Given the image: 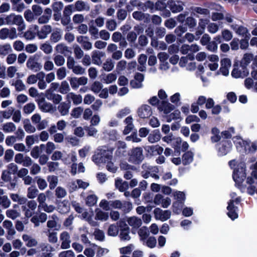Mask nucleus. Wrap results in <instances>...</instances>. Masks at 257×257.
I'll use <instances>...</instances> for the list:
<instances>
[{
	"instance_id": "nucleus-1",
	"label": "nucleus",
	"mask_w": 257,
	"mask_h": 257,
	"mask_svg": "<svg viewBox=\"0 0 257 257\" xmlns=\"http://www.w3.org/2000/svg\"><path fill=\"white\" fill-rule=\"evenodd\" d=\"M229 165L234 169L232 177L236 185L242 192H244L246 189L247 191L248 186L246 187L245 185L242 184L246 177L244 163L233 160L229 162Z\"/></svg>"
},
{
	"instance_id": "nucleus-2",
	"label": "nucleus",
	"mask_w": 257,
	"mask_h": 257,
	"mask_svg": "<svg viewBox=\"0 0 257 257\" xmlns=\"http://www.w3.org/2000/svg\"><path fill=\"white\" fill-rule=\"evenodd\" d=\"M113 150L106 148L97 149L92 156L93 161L96 164L106 163L112 158Z\"/></svg>"
},
{
	"instance_id": "nucleus-3",
	"label": "nucleus",
	"mask_w": 257,
	"mask_h": 257,
	"mask_svg": "<svg viewBox=\"0 0 257 257\" xmlns=\"http://www.w3.org/2000/svg\"><path fill=\"white\" fill-rule=\"evenodd\" d=\"M7 25H18L19 31H22L25 29L26 25L22 16L16 15L14 14H11L6 17Z\"/></svg>"
},
{
	"instance_id": "nucleus-4",
	"label": "nucleus",
	"mask_w": 257,
	"mask_h": 257,
	"mask_svg": "<svg viewBox=\"0 0 257 257\" xmlns=\"http://www.w3.org/2000/svg\"><path fill=\"white\" fill-rule=\"evenodd\" d=\"M230 196L231 199L229 202L227 207L228 210L227 215L232 220H234L238 217V215L236 213L237 207L234 206L233 203H238L240 200L238 198L235 197L236 196L235 193H231Z\"/></svg>"
},
{
	"instance_id": "nucleus-5",
	"label": "nucleus",
	"mask_w": 257,
	"mask_h": 257,
	"mask_svg": "<svg viewBox=\"0 0 257 257\" xmlns=\"http://www.w3.org/2000/svg\"><path fill=\"white\" fill-rule=\"evenodd\" d=\"M144 158L143 149L140 147H137L132 150L129 161L133 163L139 164L143 161Z\"/></svg>"
},
{
	"instance_id": "nucleus-6",
	"label": "nucleus",
	"mask_w": 257,
	"mask_h": 257,
	"mask_svg": "<svg viewBox=\"0 0 257 257\" xmlns=\"http://www.w3.org/2000/svg\"><path fill=\"white\" fill-rule=\"evenodd\" d=\"M249 73V71L245 66L240 64L239 66H234L231 72V75L233 77L238 78L240 77H244Z\"/></svg>"
},
{
	"instance_id": "nucleus-7",
	"label": "nucleus",
	"mask_w": 257,
	"mask_h": 257,
	"mask_svg": "<svg viewBox=\"0 0 257 257\" xmlns=\"http://www.w3.org/2000/svg\"><path fill=\"white\" fill-rule=\"evenodd\" d=\"M111 208L122 209L124 211L128 212L132 209V204L128 201L121 202L119 200L111 201Z\"/></svg>"
},
{
	"instance_id": "nucleus-8",
	"label": "nucleus",
	"mask_w": 257,
	"mask_h": 257,
	"mask_svg": "<svg viewBox=\"0 0 257 257\" xmlns=\"http://www.w3.org/2000/svg\"><path fill=\"white\" fill-rule=\"evenodd\" d=\"M38 104L39 109L44 112L54 113L55 109L52 103L47 102L44 98H42L38 100Z\"/></svg>"
},
{
	"instance_id": "nucleus-9",
	"label": "nucleus",
	"mask_w": 257,
	"mask_h": 257,
	"mask_svg": "<svg viewBox=\"0 0 257 257\" xmlns=\"http://www.w3.org/2000/svg\"><path fill=\"white\" fill-rule=\"evenodd\" d=\"M154 216L156 220L165 221L170 218L171 212L170 210H163L160 208H157L154 210Z\"/></svg>"
},
{
	"instance_id": "nucleus-10",
	"label": "nucleus",
	"mask_w": 257,
	"mask_h": 257,
	"mask_svg": "<svg viewBox=\"0 0 257 257\" xmlns=\"http://www.w3.org/2000/svg\"><path fill=\"white\" fill-rule=\"evenodd\" d=\"M69 80L71 87L74 89H77L79 86L86 85L88 82L87 78L84 76L79 78L76 77H70L69 78Z\"/></svg>"
},
{
	"instance_id": "nucleus-11",
	"label": "nucleus",
	"mask_w": 257,
	"mask_h": 257,
	"mask_svg": "<svg viewBox=\"0 0 257 257\" xmlns=\"http://www.w3.org/2000/svg\"><path fill=\"white\" fill-rule=\"evenodd\" d=\"M153 113L150 106L147 104H143L137 110V114L141 118H147L152 115Z\"/></svg>"
},
{
	"instance_id": "nucleus-12",
	"label": "nucleus",
	"mask_w": 257,
	"mask_h": 257,
	"mask_svg": "<svg viewBox=\"0 0 257 257\" xmlns=\"http://www.w3.org/2000/svg\"><path fill=\"white\" fill-rule=\"evenodd\" d=\"M39 248L42 251L43 257H52L53 254L52 252L54 251V248L50 244L47 242H42L39 245Z\"/></svg>"
},
{
	"instance_id": "nucleus-13",
	"label": "nucleus",
	"mask_w": 257,
	"mask_h": 257,
	"mask_svg": "<svg viewBox=\"0 0 257 257\" xmlns=\"http://www.w3.org/2000/svg\"><path fill=\"white\" fill-rule=\"evenodd\" d=\"M154 203L157 205H161L163 208H168L171 203V200L169 197L164 198L162 195H156L154 199Z\"/></svg>"
},
{
	"instance_id": "nucleus-14",
	"label": "nucleus",
	"mask_w": 257,
	"mask_h": 257,
	"mask_svg": "<svg viewBox=\"0 0 257 257\" xmlns=\"http://www.w3.org/2000/svg\"><path fill=\"white\" fill-rule=\"evenodd\" d=\"M60 240L61 241V248L68 249L70 247L71 239L69 233L67 231H63L60 234Z\"/></svg>"
},
{
	"instance_id": "nucleus-15",
	"label": "nucleus",
	"mask_w": 257,
	"mask_h": 257,
	"mask_svg": "<svg viewBox=\"0 0 257 257\" xmlns=\"http://www.w3.org/2000/svg\"><path fill=\"white\" fill-rule=\"evenodd\" d=\"M168 7L174 13H178L183 10L184 4L180 2L169 0L167 3Z\"/></svg>"
},
{
	"instance_id": "nucleus-16",
	"label": "nucleus",
	"mask_w": 257,
	"mask_h": 257,
	"mask_svg": "<svg viewBox=\"0 0 257 257\" xmlns=\"http://www.w3.org/2000/svg\"><path fill=\"white\" fill-rule=\"evenodd\" d=\"M221 67L220 71L222 75L227 76L229 74V70L231 67V62L229 58H225L222 59L220 61Z\"/></svg>"
},
{
	"instance_id": "nucleus-17",
	"label": "nucleus",
	"mask_w": 257,
	"mask_h": 257,
	"mask_svg": "<svg viewBox=\"0 0 257 257\" xmlns=\"http://www.w3.org/2000/svg\"><path fill=\"white\" fill-rule=\"evenodd\" d=\"M231 143L228 141L222 142L218 146V154L220 156L226 155L231 150Z\"/></svg>"
},
{
	"instance_id": "nucleus-18",
	"label": "nucleus",
	"mask_w": 257,
	"mask_h": 257,
	"mask_svg": "<svg viewBox=\"0 0 257 257\" xmlns=\"http://www.w3.org/2000/svg\"><path fill=\"white\" fill-rule=\"evenodd\" d=\"M144 80V75L138 73L135 75L134 79L131 81L130 85L133 88H140L143 86L142 82Z\"/></svg>"
},
{
	"instance_id": "nucleus-19",
	"label": "nucleus",
	"mask_w": 257,
	"mask_h": 257,
	"mask_svg": "<svg viewBox=\"0 0 257 257\" xmlns=\"http://www.w3.org/2000/svg\"><path fill=\"white\" fill-rule=\"evenodd\" d=\"M59 218L57 215L53 214L50 216L49 220L47 222V226L50 229L54 228L55 230H58L61 225L58 223Z\"/></svg>"
},
{
	"instance_id": "nucleus-20",
	"label": "nucleus",
	"mask_w": 257,
	"mask_h": 257,
	"mask_svg": "<svg viewBox=\"0 0 257 257\" xmlns=\"http://www.w3.org/2000/svg\"><path fill=\"white\" fill-rule=\"evenodd\" d=\"M233 141L235 144H237L238 146L240 147L241 144H244L243 150L244 153H249L250 152V141H244L240 137H235L233 138Z\"/></svg>"
},
{
	"instance_id": "nucleus-21",
	"label": "nucleus",
	"mask_w": 257,
	"mask_h": 257,
	"mask_svg": "<svg viewBox=\"0 0 257 257\" xmlns=\"http://www.w3.org/2000/svg\"><path fill=\"white\" fill-rule=\"evenodd\" d=\"M105 56V53L98 50L93 51L91 53V57L93 63L97 65L102 64L101 58Z\"/></svg>"
},
{
	"instance_id": "nucleus-22",
	"label": "nucleus",
	"mask_w": 257,
	"mask_h": 257,
	"mask_svg": "<svg viewBox=\"0 0 257 257\" xmlns=\"http://www.w3.org/2000/svg\"><path fill=\"white\" fill-rule=\"evenodd\" d=\"M22 239L25 242L26 245L29 247L36 246L38 244V242L36 238L27 234L22 235Z\"/></svg>"
},
{
	"instance_id": "nucleus-23",
	"label": "nucleus",
	"mask_w": 257,
	"mask_h": 257,
	"mask_svg": "<svg viewBox=\"0 0 257 257\" xmlns=\"http://www.w3.org/2000/svg\"><path fill=\"white\" fill-rule=\"evenodd\" d=\"M66 99L71 104V101H72L74 104L77 105L81 103L82 101V96L79 94H76L73 92L68 93L66 96Z\"/></svg>"
},
{
	"instance_id": "nucleus-24",
	"label": "nucleus",
	"mask_w": 257,
	"mask_h": 257,
	"mask_svg": "<svg viewBox=\"0 0 257 257\" xmlns=\"http://www.w3.org/2000/svg\"><path fill=\"white\" fill-rule=\"evenodd\" d=\"M71 107L70 103L62 102L59 104L57 110L62 116H65L68 114Z\"/></svg>"
},
{
	"instance_id": "nucleus-25",
	"label": "nucleus",
	"mask_w": 257,
	"mask_h": 257,
	"mask_svg": "<svg viewBox=\"0 0 257 257\" xmlns=\"http://www.w3.org/2000/svg\"><path fill=\"white\" fill-rule=\"evenodd\" d=\"M52 31V27L50 25H44L43 26L40 30L38 31L37 35L39 39H44L46 38Z\"/></svg>"
},
{
	"instance_id": "nucleus-26",
	"label": "nucleus",
	"mask_w": 257,
	"mask_h": 257,
	"mask_svg": "<svg viewBox=\"0 0 257 257\" xmlns=\"http://www.w3.org/2000/svg\"><path fill=\"white\" fill-rule=\"evenodd\" d=\"M145 150L148 153L153 155H160L164 151L163 148L158 145L147 146L146 147Z\"/></svg>"
},
{
	"instance_id": "nucleus-27",
	"label": "nucleus",
	"mask_w": 257,
	"mask_h": 257,
	"mask_svg": "<svg viewBox=\"0 0 257 257\" xmlns=\"http://www.w3.org/2000/svg\"><path fill=\"white\" fill-rule=\"evenodd\" d=\"M159 109L160 111H163L164 113L168 114L174 109V106L168 101L162 100L159 105Z\"/></svg>"
},
{
	"instance_id": "nucleus-28",
	"label": "nucleus",
	"mask_w": 257,
	"mask_h": 257,
	"mask_svg": "<svg viewBox=\"0 0 257 257\" xmlns=\"http://www.w3.org/2000/svg\"><path fill=\"white\" fill-rule=\"evenodd\" d=\"M128 224L134 228H138L142 224V221L141 218L136 216L128 217L127 219Z\"/></svg>"
},
{
	"instance_id": "nucleus-29",
	"label": "nucleus",
	"mask_w": 257,
	"mask_h": 257,
	"mask_svg": "<svg viewBox=\"0 0 257 257\" xmlns=\"http://www.w3.org/2000/svg\"><path fill=\"white\" fill-rule=\"evenodd\" d=\"M62 36V33L60 29H56L53 30L50 37V41L53 43H56L59 42Z\"/></svg>"
},
{
	"instance_id": "nucleus-30",
	"label": "nucleus",
	"mask_w": 257,
	"mask_h": 257,
	"mask_svg": "<svg viewBox=\"0 0 257 257\" xmlns=\"http://www.w3.org/2000/svg\"><path fill=\"white\" fill-rule=\"evenodd\" d=\"M10 196L13 201L17 202L20 205H24L27 202L26 197L20 195L18 194L11 193Z\"/></svg>"
},
{
	"instance_id": "nucleus-31",
	"label": "nucleus",
	"mask_w": 257,
	"mask_h": 257,
	"mask_svg": "<svg viewBox=\"0 0 257 257\" xmlns=\"http://www.w3.org/2000/svg\"><path fill=\"white\" fill-rule=\"evenodd\" d=\"M1 126V130L5 133H12L16 130V126L12 122L4 123Z\"/></svg>"
},
{
	"instance_id": "nucleus-32",
	"label": "nucleus",
	"mask_w": 257,
	"mask_h": 257,
	"mask_svg": "<svg viewBox=\"0 0 257 257\" xmlns=\"http://www.w3.org/2000/svg\"><path fill=\"white\" fill-rule=\"evenodd\" d=\"M109 217L108 213L106 212L102 211L99 208L95 209V217L96 220H100L101 221H106Z\"/></svg>"
},
{
	"instance_id": "nucleus-33",
	"label": "nucleus",
	"mask_w": 257,
	"mask_h": 257,
	"mask_svg": "<svg viewBox=\"0 0 257 257\" xmlns=\"http://www.w3.org/2000/svg\"><path fill=\"white\" fill-rule=\"evenodd\" d=\"M161 138V135L159 130H155L148 136V141L151 143H155L159 142Z\"/></svg>"
},
{
	"instance_id": "nucleus-34",
	"label": "nucleus",
	"mask_w": 257,
	"mask_h": 257,
	"mask_svg": "<svg viewBox=\"0 0 257 257\" xmlns=\"http://www.w3.org/2000/svg\"><path fill=\"white\" fill-rule=\"evenodd\" d=\"M45 74L43 72H41L36 75L32 74L30 75L27 79V83L29 84H33L37 82L38 79L40 78L43 79Z\"/></svg>"
},
{
	"instance_id": "nucleus-35",
	"label": "nucleus",
	"mask_w": 257,
	"mask_h": 257,
	"mask_svg": "<svg viewBox=\"0 0 257 257\" xmlns=\"http://www.w3.org/2000/svg\"><path fill=\"white\" fill-rule=\"evenodd\" d=\"M24 128L25 131L28 133H34L36 131V128L30 122L29 119H25L23 121Z\"/></svg>"
},
{
	"instance_id": "nucleus-36",
	"label": "nucleus",
	"mask_w": 257,
	"mask_h": 257,
	"mask_svg": "<svg viewBox=\"0 0 257 257\" xmlns=\"http://www.w3.org/2000/svg\"><path fill=\"white\" fill-rule=\"evenodd\" d=\"M75 7L78 11H88L90 9L88 4L82 1H78L75 3Z\"/></svg>"
},
{
	"instance_id": "nucleus-37",
	"label": "nucleus",
	"mask_w": 257,
	"mask_h": 257,
	"mask_svg": "<svg viewBox=\"0 0 257 257\" xmlns=\"http://www.w3.org/2000/svg\"><path fill=\"white\" fill-rule=\"evenodd\" d=\"M115 186L120 192H124L128 188V184L126 181H122L121 179H116Z\"/></svg>"
},
{
	"instance_id": "nucleus-38",
	"label": "nucleus",
	"mask_w": 257,
	"mask_h": 257,
	"mask_svg": "<svg viewBox=\"0 0 257 257\" xmlns=\"http://www.w3.org/2000/svg\"><path fill=\"white\" fill-rule=\"evenodd\" d=\"M50 189L53 190L58 184V178L55 175H48L47 177Z\"/></svg>"
},
{
	"instance_id": "nucleus-39",
	"label": "nucleus",
	"mask_w": 257,
	"mask_h": 257,
	"mask_svg": "<svg viewBox=\"0 0 257 257\" xmlns=\"http://www.w3.org/2000/svg\"><path fill=\"white\" fill-rule=\"evenodd\" d=\"M39 190L35 186H31L27 191V197L30 199L35 198L38 194Z\"/></svg>"
},
{
	"instance_id": "nucleus-40",
	"label": "nucleus",
	"mask_w": 257,
	"mask_h": 257,
	"mask_svg": "<svg viewBox=\"0 0 257 257\" xmlns=\"http://www.w3.org/2000/svg\"><path fill=\"white\" fill-rule=\"evenodd\" d=\"M119 237L121 240L128 241L131 239L130 229L126 224H125V227L123 229H121Z\"/></svg>"
},
{
	"instance_id": "nucleus-41",
	"label": "nucleus",
	"mask_w": 257,
	"mask_h": 257,
	"mask_svg": "<svg viewBox=\"0 0 257 257\" xmlns=\"http://www.w3.org/2000/svg\"><path fill=\"white\" fill-rule=\"evenodd\" d=\"M114 67V62L110 58H107L102 64L103 69L107 72L112 71Z\"/></svg>"
},
{
	"instance_id": "nucleus-42",
	"label": "nucleus",
	"mask_w": 257,
	"mask_h": 257,
	"mask_svg": "<svg viewBox=\"0 0 257 257\" xmlns=\"http://www.w3.org/2000/svg\"><path fill=\"white\" fill-rule=\"evenodd\" d=\"M117 149L116 151V154L117 156H123L126 152V145L123 142H118L117 143Z\"/></svg>"
},
{
	"instance_id": "nucleus-43",
	"label": "nucleus",
	"mask_w": 257,
	"mask_h": 257,
	"mask_svg": "<svg viewBox=\"0 0 257 257\" xmlns=\"http://www.w3.org/2000/svg\"><path fill=\"white\" fill-rule=\"evenodd\" d=\"M193 154L190 151L186 152L182 156V163L184 165L191 163L193 160Z\"/></svg>"
},
{
	"instance_id": "nucleus-44",
	"label": "nucleus",
	"mask_w": 257,
	"mask_h": 257,
	"mask_svg": "<svg viewBox=\"0 0 257 257\" xmlns=\"http://www.w3.org/2000/svg\"><path fill=\"white\" fill-rule=\"evenodd\" d=\"M97 200L98 198L95 194H90L86 198V204L88 206H93L96 204Z\"/></svg>"
},
{
	"instance_id": "nucleus-45",
	"label": "nucleus",
	"mask_w": 257,
	"mask_h": 257,
	"mask_svg": "<svg viewBox=\"0 0 257 257\" xmlns=\"http://www.w3.org/2000/svg\"><path fill=\"white\" fill-rule=\"evenodd\" d=\"M27 67L32 70H37L41 69V66L39 65L38 63L36 62L34 59L30 58L27 62Z\"/></svg>"
},
{
	"instance_id": "nucleus-46",
	"label": "nucleus",
	"mask_w": 257,
	"mask_h": 257,
	"mask_svg": "<svg viewBox=\"0 0 257 257\" xmlns=\"http://www.w3.org/2000/svg\"><path fill=\"white\" fill-rule=\"evenodd\" d=\"M40 49L46 54H50L53 52L52 46L48 42L41 44Z\"/></svg>"
},
{
	"instance_id": "nucleus-47",
	"label": "nucleus",
	"mask_w": 257,
	"mask_h": 257,
	"mask_svg": "<svg viewBox=\"0 0 257 257\" xmlns=\"http://www.w3.org/2000/svg\"><path fill=\"white\" fill-rule=\"evenodd\" d=\"M117 79V75L114 73H110L106 74L103 78L104 83L110 84L114 82Z\"/></svg>"
},
{
	"instance_id": "nucleus-48",
	"label": "nucleus",
	"mask_w": 257,
	"mask_h": 257,
	"mask_svg": "<svg viewBox=\"0 0 257 257\" xmlns=\"http://www.w3.org/2000/svg\"><path fill=\"white\" fill-rule=\"evenodd\" d=\"M47 235L49 242L52 243H55L58 241L57 233L48 229L47 232Z\"/></svg>"
},
{
	"instance_id": "nucleus-49",
	"label": "nucleus",
	"mask_w": 257,
	"mask_h": 257,
	"mask_svg": "<svg viewBox=\"0 0 257 257\" xmlns=\"http://www.w3.org/2000/svg\"><path fill=\"white\" fill-rule=\"evenodd\" d=\"M131 112V110L130 108L128 107H125L118 110L116 114V117L118 119H121L130 114Z\"/></svg>"
},
{
	"instance_id": "nucleus-50",
	"label": "nucleus",
	"mask_w": 257,
	"mask_h": 257,
	"mask_svg": "<svg viewBox=\"0 0 257 257\" xmlns=\"http://www.w3.org/2000/svg\"><path fill=\"white\" fill-rule=\"evenodd\" d=\"M18 69L16 66H11L7 68V74L9 78H13L16 75H18L19 73L18 72Z\"/></svg>"
},
{
	"instance_id": "nucleus-51",
	"label": "nucleus",
	"mask_w": 257,
	"mask_h": 257,
	"mask_svg": "<svg viewBox=\"0 0 257 257\" xmlns=\"http://www.w3.org/2000/svg\"><path fill=\"white\" fill-rule=\"evenodd\" d=\"M24 16L26 21L30 23L33 22L37 19L33 12L30 9L25 11Z\"/></svg>"
},
{
	"instance_id": "nucleus-52",
	"label": "nucleus",
	"mask_w": 257,
	"mask_h": 257,
	"mask_svg": "<svg viewBox=\"0 0 257 257\" xmlns=\"http://www.w3.org/2000/svg\"><path fill=\"white\" fill-rule=\"evenodd\" d=\"M36 179L37 185L40 190H44L47 187L48 184L45 179L41 177H37Z\"/></svg>"
},
{
	"instance_id": "nucleus-53",
	"label": "nucleus",
	"mask_w": 257,
	"mask_h": 257,
	"mask_svg": "<svg viewBox=\"0 0 257 257\" xmlns=\"http://www.w3.org/2000/svg\"><path fill=\"white\" fill-rule=\"evenodd\" d=\"M96 248H97V246L93 244L91 247H88L85 249L84 251V254L87 257H94L95 255Z\"/></svg>"
},
{
	"instance_id": "nucleus-54",
	"label": "nucleus",
	"mask_w": 257,
	"mask_h": 257,
	"mask_svg": "<svg viewBox=\"0 0 257 257\" xmlns=\"http://www.w3.org/2000/svg\"><path fill=\"white\" fill-rule=\"evenodd\" d=\"M35 104L33 102L26 104L23 107V110L24 113L29 114L32 113L35 109Z\"/></svg>"
},
{
	"instance_id": "nucleus-55",
	"label": "nucleus",
	"mask_w": 257,
	"mask_h": 257,
	"mask_svg": "<svg viewBox=\"0 0 257 257\" xmlns=\"http://www.w3.org/2000/svg\"><path fill=\"white\" fill-rule=\"evenodd\" d=\"M55 50L57 53L62 54H64L66 52H69L68 47L63 43L57 45L55 47Z\"/></svg>"
},
{
	"instance_id": "nucleus-56",
	"label": "nucleus",
	"mask_w": 257,
	"mask_h": 257,
	"mask_svg": "<svg viewBox=\"0 0 257 257\" xmlns=\"http://www.w3.org/2000/svg\"><path fill=\"white\" fill-rule=\"evenodd\" d=\"M118 227L115 224H111L107 230V234L109 236H116L118 233Z\"/></svg>"
},
{
	"instance_id": "nucleus-57",
	"label": "nucleus",
	"mask_w": 257,
	"mask_h": 257,
	"mask_svg": "<svg viewBox=\"0 0 257 257\" xmlns=\"http://www.w3.org/2000/svg\"><path fill=\"white\" fill-rule=\"evenodd\" d=\"M13 113H12V119L16 123H18L20 122L22 118V114L21 111L19 109L15 110L13 107Z\"/></svg>"
},
{
	"instance_id": "nucleus-58",
	"label": "nucleus",
	"mask_w": 257,
	"mask_h": 257,
	"mask_svg": "<svg viewBox=\"0 0 257 257\" xmlns=\"http://www.w3.org/2000/svg\"><path fill=\"white\" fill-rule=\"evenodd\" d=\"M41 148L46 147V153L48 154H50L52 152L56 149L55 145L51 142H48L46 145L42 144L40 146Z\"/></svg>"
},
{
	"instance_id": "nucleus-59",
	"label": "nucleus",
	"mask_w": 257,
	"mask_h": 257,
	"mask_svg": "<svg viewBox=\"0 0 257 257\" xmlns=\"http://www.w3.org/2000/svg\"><path fill=\"white\" fill-rule=\"evenodd\" d=\"M70 90L69 83L66 80L63 81L59 88V91L62 94H66Z\"/></svg>"
},
{
	"instance_id": "nucleus-60",
	"label": "nucleus",
	"mask_w": 257,
	"mask_h": 257,
	"mask_svg": "<svg viewBox=\"0 0 257 257\" xmlns=\"http://www.w3.org/2000/svg\"><path fill=\"white\" fill-rule=\"evenodd\" d=\"M231 28L235 31L236 33L239 35H244L247 32V29L241 26L238 27L236 25H232Z\"/></svg>"
},
{
	"instance_id": "nucleus-61",
	"label": "nucleus",
	"mask_w": 257,
	"mask_h": 257,
	"mask_svg": "<svg viewBox=\"0 0 257 257\" xmlns=\"http://www.w3.org/2000/svg\"><path fill=\"white\" fill-rule=\"evenodd\" d=\"M54 63L57 66H63L65 62L64 57L61 55H56L53 58Z\"/></svg>"
},
{
	"instance_id": "nucleus-62",
	"label": "nucleus",
	"mask_w": 257,
	"mask_h": 257,
	"mask_svg": "<svg viewBox=\"0 0 257 257\" xmlns=\"http://www.w3.org/2000/svg\"><path fill=\"white\" fill-rule=\"evenodd\" d=\"M67 195V191L64 188L59 186L55 190V195L58 198L65 197Z\"/></svg>"
},
{
	"instance_id": "nucleus-63",
	"label": "nucleus",
	"mask_w": 257,
	"mask_h": 257,
	"mask_svg": "<svg viewBox=\"0 0 257 257\" xmlns=\"http://www.w3.org/2000/svg\"><path fill=\"white\" fill-rule=\"evenodd\" d=\"M56 75L57 79L59 80H62L65 78L67 75L66 68L62 67L58 68L56 71Z\"/></svg>"
},
{
	"instance_id": "nucleus-64",
	"label": "nucleus",
	"mask_w": 257,
	"mask_h": 257,
	"mask_svg": "<svg viewBox=\"0 0 257 257\" xmlns=\"http://www.w3.org/2000/svg\"><path fill=\"white\" fill-rule=\"evenodd\" d=\"M11 204V201L7 196H0V205H1L5 208H7L10 207Z\"/></svg>"
}]
</instances>
